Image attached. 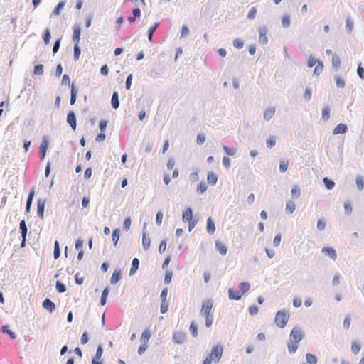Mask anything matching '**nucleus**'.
<instances>
[{"mask_svg": "<svg viewBox=\"0 0 364 364\" xmlns=\"http://www.w3.org/2000/svg\"><path fill=\"white\" fill-rule=\"evenodd\" d=\"M43 307L48 310L50 312H53L55 309V305L49 299H46L43 302Z\"/></svg>", "mask_w": 364, "mask_h": 364, "instance_id": "nucleus-14", "label": "nucleus"}, {"mask_svg": "<svg viewBox=\"0 0 364 364\" xmlns=\"http://www.w3.org/2000/svg\"><path fill=\"white\" fill-rule=\"evenodd\" d=\"M67 122L73 130L76 129V119L73 112H70L67 116Z\"/></svg>", "mask_w": 364, "mask_h": 364, "instance_id": "nucleus-11", "label": "nucleus"}, {"mask_svg": "<svg viewBox=\"0 0 364 364\" xmlns=\"http://www.w3.org/2000/svg\"><path fill=\"white\" fill-rule=\"evenodd\" d=\"M323 68V63L321 62H318L316 68H314V73L316 75H319Z\"/></svg>", "mask_w": 364, "mask_h": 364, "instance_id": "nucleus-55", "label": "nucleus"}, {"mask_svg": "<svg viewBox=\"0 0 364 364\" xmlns=\"http://www.w3.org/2000/svg\"><path fill=\"white\" fill-rule=\"evenodd\" d=\"M332 64L336 70H338L341 65V60L340 58L337 55H334L332 58Z\"/></svg>", "mask_w": 364, "mask_h": 364, "instance_id": "nucleus-37", "label": "nucleus"}, {"mask_svg": "<svg viewBox=\"0 0 364 364\" xmlns=\"http://www.w3.org/2000/svg\"><path fill=\"white\" fill-rule=\"evenodd\" d=\"M59 257H60L59 244H58V241H55V247H54V257H55V259H58Z\"/></svg>", "mask_w": 364, "mask_h": 364, "instance_id": "nucleus-56", "label": "nucleus"}, {"mask_svg": "<svg viewBox=\"0 0 364 364\" xmlns=\"http://www.w3.org/2000/svg\"><path fill=\"white\" fill-rule=\"evenodd\" d=\"M189 330L193 337L198 336V328L193 322L191 323Z\"/></svg>", "mask_w": 364, "mask_h": 364, "instance_id": "nucleus-43", "label": "nucleus"}, {"mask_svg": "<svg viewBox=\"0 0 364 364\" xmlns=\"http://www.w3.org/2000/svg\"><path fill=\"white\" fill-rule=\"evenodd\" d=\"M20 230H21V236L23 238L21 246L23 247L25 246L26 237V233H27V226H26L25 220H22L20 223Z\"/></svg>", "mask_w": 364, "mask_h": 364, "instance_id": "nucleus-8", "label": "nucleus"}, {"mask_svg": "<svg viewBox=\"0 0 364 364\" xmlns=\"http://www.w3.org/2000/svg\"><path fill=\"white\" fill-rule=\"evenodd\" d=\"M323 183L328 190L332 189L335 185L334 182L332 180L328 179V178H323Z\"/></svg>", "mask_w": 364, "mask_h": 364, "instance_id": "nucleus-40", "label": "nucleus"}, {"mask_svg": "<svg viewBox=\"0 0 364 364\" xmlns=\"http://www.w3.org/2000/svg\"><path fill=\"white\" fill-rule=\"evenodd\" d=\"M151 337V331L149 329H146L141 334V341L144 343H147Z\"/></svg>", "mask_w": 364, "mask_h": 364, "instance_id": "nucleus-25", "label": "nucleus"}, {"mask_svg": "<svg viewBox=\"0 0 364 364\" xmlns=\"http://www.w3.org/2000/svg\"><path fill=\"white\" fill-rule=\"evenodd\" d=\"M80 49L78 46V44H75L74 46V59L75 60H77L80 55Z\"/></svg>", "mask_w": 364, "mask_h": 364, "instance_id": "nucleus-47", "label": "nucleus"}, {"mask_svg": "<svg viewBox=\"0 0 364 364\" xmlns=\"http://www.w3.org/2000/svg\"><path fill=\"white\" fill-rule=\"evenodd\" d=\"M173 340L177 344H182L186 340V334L182 332H175L173 335Z\"/></svg>", "mask_w": 364, "mask_h": 364, "instance_id": "nucleus-7", "label": "nucleus"}, {"mask_svg": "<svg viewBox=\"0 0 364 364\" xmlns=\"http://www.w3.org/2000/svg\"><path fill=\"white\" fill-rule=\"evenodd\" d=\"M80 38V28L79 26H75L73 28V40L75 44H79Z\"/></svg>", "mask_w": 364, "mask_h": 364, "instance_id": "nucleus-17", "label": "nucleus"}, {"mask_svg": "<svg viewBox=\"0 0 364 364\" xmlns=\"http://www.w3.org/2000/svg\"><path fill=\"white\" fill-rule=\"evenodd\" d=\"M108 294H109V289L107 287H106L104 289V290L102 293V295H101V299H100L101 305L104 306L106 304L107 297L108 296Z\"/></svg>", "mask_w": 364, "mask_h": 364, "instance_id": "nucleus-33", "label": "nucleus"}, {"mask_svg": "<svg viewBox=\"0 0 364 364\" xmlns=\"http://www.w3.org/2000/svg\"><path fill=\"white\" fill-rule=\"evenodd\" d=\"M213 308V302L210 300H206L203 302L200 314L205 317L212 316L210 314Z\"/></svg>", "mask_w": 364, "mask_h": 364, "instance_id": "nucleus-4", "label": "nucleus"}, {"mask_svg": "<svg viewBox=\"0 0 364 364\" xmlns=\"http://www.w3.org/2000/svg\"><path fill=\"white\" fill-rule=\"evenodd\" d=\"M347 126L343 123L338 124L333 129V134H343L347 131Z\"/></svg>", "mask_w": 364, "mask_h": 364, "instance_id": "nucleus-15", "label": "nucleus"}, {"mask_svg": "<svg viewBox=\"0 0 364 364\" xmlns=\"http://www.w3.org/2000/svg\"><path fill=\"white\" fill-rule=\"evenodd\" d=\"M70 104L74 105L76 102L77 95V90L75 87L74 85L72 84L70 85Z\"/></svg>", "mask_w": 364, "mask_h": 364, "instance_id": "nucleus-20", "label": "nucleus"}, {"mask_svg": "<svg viewBox=\"0 0 364 364\" xmlns=\"http://www.w3.org/2000/svg\"><path fill=\"white\" fill-rule=\"evenodd\" d=\"M46 206V200H38V209L37 214L39 218L41 219L43 218V213Z\"/></svg>", "mask_w": 364, "mask_h": 364, "instance_id": "nucleus-10", "label": "nucleus"}, {"mask_svg": "<svg viewBox=\"0 0 364 364\" xmlns=\"http://www.w3.org/2000/svg\"><path fill=\"white\" fill-rule=\"evenodd\" d=\"M223 150L229 156H233V155H235V154L236 152L235 149L229 148V147H228L226 146H223Z\"/></svg>", "mask_w": 364, "mask_h": 364, "instance_id": "nucleus-59", "label": "nucleus"}, {"mask_svg": "<svg viewBox=\"0 0 364 364\" xmlns=\"http://www.w3.org/2000/svg\"><path fill=\"white\" fill-rule=\"evenodd\" d=\"M353 28V22L350 19H346V29L348 33H350Z\"/></svg>", "mask_w": 364, "mask_h": 364, "instance_id": "nucleus-52", "label": "nucleus"}, {"mask_svg": "<svg viewBox=\"0 0 364 364\" xmlns=\"http://www.w3.org/2000/svg\"><path fill=\"white\" fill-rule=\"evenodd\" d=\"M207 190V186L205 183L201 182L198 184L197 187V191L200 193H203Z\"/></svg>", "mask_w": 364, "mask_h": 364, "instance_id": "nucleus-51", "label": "nucleus"}, {"mask_svg": "<svg viewBox=\"0 0 364 364\" xmlns=\"http://www.w3.org/2000/svg\"><path fill=\"white\" fill-rule=\"evenodd\" d=\"M43 73V66L42 64H39L34 68V74L41 75Z\"/></svg>", "mask_w": 364, "mask_h": 364, "instance_id": "nucleus-46", "label": "nucleus"}, {"mask_svg": "<svg viewBox=\"0 0 364 364\" xmlns=\"http://www.w3.org/2000/svg\"><path fill=\"white\" fill-rule=\"evenodd\" d=\"M182 218L183 221H188L193 219V211L191 208H188L183 213Z\"/></svg>", "mask_w": 364, "mask_h": 364, "instance_id": "nucleus-18", "label": "nucleus"}, {"mask_svg": "<svg viewBox=\"0 0 364 364\" xmlns=\"http://www.w3.org/2000/svg\"><path fill=\"white\" fill-rule=\"evenodd\" d=\"M295 208H296V205H295V203L291 201V200H289L287 202V204H286V211L288 213H293L294 211L295 210Z\"/></svg>", "mask_w": 364, "mask_h": 364, "instance_id": "nucleus-27", "label": "nucleus"}, {"mask_svg": "<svg viewBox=\"0 0 364 364\" xmlns=\"http://www.w3.org/2000/svg\"><path fill=\"white\" fill-rule=\"evenodd\" d=\"M142 245L145 250H147L151 245V240L146 237L145 232L143 233Z\"/></svg>", "mask_w": 364, "mask_h": 364, "instance_id": "nucleus-26", "label": "nucleus"}, {"mask_svg": "<svg viewBox=\"0 0 364 364\" xmlns=\"http://www.w3.org/2000/svg\"><path fill=\"white\" fill-rule=\"evenodd\" d=\"M326 228V222L322 220H318L317 223V228L320 230H324Z\"/></svg>", "mask_w": 364, "mask_h": 364, "instance_id": "nucleus-64", "label": "nucleus"}, {"mask_svg": "<svg viewBox=\"0 0 364 364\" xmlns=\"http://www.w3.org/2000/svg\"><path fill=\"white\" fill-rule=\"evenodd\" d=\"M297 343L292 342L290 341V342L288 343V350L289 353H294L296 351L298 346L296 345Z\"/></svg>", "mask_w": 364, "mask_h": 364, "instance_id": "nucleus-39", "label": "nucleus"}, {"mask_svg": "<svg viewBox=\"0 0 364 364\" xmlns=\"http://www.w3.org/2000/svg\"><path fill=\"white\" fill-rule=\"evenodd\" d=\"M257 12V9L255 7H252L248 12L247 18L251 20L254 19L256 16Z\"/></svg>", "mask_w": 364, "mask_h": 364, "instance_id": "nucleus-44", "label": "nucleus"}, {"mask_svg": "<svg viewBox=\"0 0 364 364\" xmlns=\"http://www.w3.org/2000/svg\"><path fill=\"white\" fill-rule=\"evenodd\" d=\"M48 141L43 140V141L41 143V144L40 146L41 154V159H44V157L46 156V151L48 149Z\"/></svg>", "mask_w": 364, "mask_h": 364, "instance_id": "nucleus-24", "label": "nucleus"}, {"mask_svg": "<svg viewBox=\"0 0 364 364\" xmlns=\"http://www.w3.org/2000/svg\"><path fill=\"white\" fill-rule=\"evenodd\" d=\"M215 223L212 220V219L210 218H209L207 220V231L210 234H213V232H215Z\"/></svg>", "mask_w": 364, "mask_h": 364, "instance_id": "nucleus-23", "label": "nucleus"}, {"mask_svg": "<svg viewBox=\"0 0 364 364\" xmlns=\"http://www.w3.org/2000/svg\"><path fill=\"white\" fill-rule=\"evenodd\" d=\"M2 331H3L4 333H7L10 336V337H11L12 339H15V338H16V335H15V333H14L13 331H11V330H9V328H8V326H4L2 327Z\"/></svg>", "mask_w": 364, "mask_h": 364, "instance_id": "nucleus-50", "label": "nucleus"}, {"mask_svg": "<svg viewBox=\"0 0 364 364\" xmlns=\"http://www.w3.org/2000/svg\"><path fill=\"white\" fill-rule=\"evenodd\" d=\"M336 86L338 87L342 88L345 86V81L341 77H337L336 80Z\"/></svg>", "mask_w": 364, "mask_h": 364, "instance_id": "nucleus-63", "label": "nucleus"}, {"mask_svg": "<svg viewBox=\"0 0 364 364\" xmlns=\"http://www.w3.org/2000/svg\"><path fill=\"white\" fill-rule=\"evenodd\" d=\"M290 341L294 343L300 342L304 338V333L301 328L295 326L290 333Z\"/></svg>", "mask_w": 364, "mask_h": 364, "instance_id": "nucleus-3", "label": "nucleus"}, {"mask_svg": "<svg viewBox=\"0 0 364 364\" xmlns=\"http://www.w3.org/2000/svg\"><path fill=\"white\" fill-rule=\"evenodd\" d=\"M56 289L60 293L65 292L66 290L65 285L59 281L56 282Z\"/></svg>", "mask_w": 364, "mask_h": 364, "instance_id": "nucleus-54", "label": "nucleus"}, {"mask_svg": "<svg viewBox=\"0 0 364 364\" xmlns=\"http://www.w3.org/2000/svg\"><path fill=\"white\" fill-rule=\"evenodd\" d=\"M240 292L242 293V295L249 291L250 288V285L247 282H241L239 285Z\"/></svg>", "mask_w": 364, "mask_h": 364, "instance_id": "nucleus-31", "label": "nucleus"}, {"mask_svg": "<svg viewBox=\"0 0 364 364\" xmlns=\"http://www.w3.org/2000/svg\"><path fill=\"white\" fill-rule=\"evenodd\" d=\"M111 103L114 109H117L119 105V96L117 92H114L112 96Z\"/></svg>", "mask_w": 364, "mask_h": 364, "instance_id": "nucleus-21", "label": "nucleus"}, {"mask_svg": "<svg viewBox=\"0 0 364 364\" xmlns=\"http://www.w3.org/2000/svg\"><path fill=\"white\" fill-rule=\"evenodd\" d=\"M120 279H121L120 270H115L111 277L110 282L112 284H115L119 281Z\"/></svg>", "mask_w": 364, "mask_h": 364, "instance_id": "nucleus-19", "label": "nucleus"}, {"mask_svg": "<svg viewBox=\"0 0 364 364\" xmlns=\"http://www.w3.org/2000/svg\"><path fill=\"white\" fill-rule=\"evenodd\" d=\"M259 42L262 44H266L268 42V38L267 36V30L265 27H260L259 29Z\"/></svg>", "mask_w": 364, "mask_h": 364, "instance_id": "nucleus-9", "label": "nucleus"}, {"mask_svg": "<svg viewBox=\"0 0 364 364\" xmlns=\"http://www.w3.org/2000/svg\"><path fill=\"white\" fill-rule=\"evenodd\" d=\"M215 248L223 255H226L228 252L226 245L219 240L215 242Z\"/></svg>", "mask_w": 364, "mask_h": 364, "instance_id": "nucleus-12", "label": "nucleus"}, {"mask_svg": "<svg viewBox=\"0 0 364 364\" xmlns=\"http://www.w3.org/2000/svg\"><path fill=\"white\" fill-rule=\"evenodd\" d=\"M103 353V348L101 345H99L95 357L92 358V364H102L101 358Z\"/></svg>", "mask_w": 364, "mask_h": 364, "instance_id": "nucleus-6", "label": "nucleus"}, {"mask_svg": "<svg viewBox=\"0 0 364 364\" xmlns=\"http://www.w3.org/2000/svg\"><path fill=\"white\" fill-rule=\"evenodd\" d=\"M357 187L359 190H362L364 187V181L362 177L358 176L355 180Z\"/></svg>", "mask_w": 364, "mask_h": 364, "instance_id": "nucleus-48", "label": "nucleus"}, {"mask_svg": "<svg viewBox=\"0 0 364 364\" xmlns=\"http://www.w3.org/2000/svg\"><path fill=\"white\" fill-rule=\"evenodd\" d=\"M306 362L309 364H316L317 358L314 355L307 353L306 355Z\"/></svg>", "mask_w": 364, "mask_h": 364, "instance_id": "nucleus-34", "label": "nucleus"}, {"mask_svg": "<svg viewBox=\"0 0 364 364\" xmlns=\"http://www.w3.org/2000/svg\"><path fill=\"white\" fill-rule=\"evenodd\" d=\"M131 218L129 217H127L124 219V229L126 230H128L129 228H130V226H131Z\"/></svg>", "mask_w": 364, "mask_h": 364, "instance_id": "nucleus-58", "label": "nucleus"}, {"mask_svg": "<svg viewBox=\"0 0 364 364\" xmlns=\"http://www.w3.org/2000/svg\"><path fill=\"white\" fill-rule=\"evenodd\" d=\"M34 193H35L34 189H32L28 195V197L27 199V203H26V211L27 212H28L30 210L31 205L32 203V200H33V198L34 196Z\"/></svg>", "mask_w": 364, "mask_h": 364, "instance_id": "nucleus-32", "label": "nucleus"}, {"mask_svg": "<svg viewBox=\"0 0 364 364\" xmlns=\"http://www.w3.org/2000/svg\"><path fill=\"white\" fill-rule=\"evenodd\" d=\"M168 304L166 301H161L160 310L162 314H165L168 311Z\"/></svg>", "mask_w": 364, "mask_h": 364, "instance_id": "nucleus-53", "label": "nucleus"}, {"mask_svg": "<svg viewBox=\"0 0 364 364\" xmlns=\"http://www.w3.org/2000/svg\"><path fill=\"white\" fill-rule=\"evenodd\" d=\"M159 26V23H155L154 26H152L149 29V33H148V37H149V40L150 41H152V36H153V34L155 32L156 29Z\"/></svg>", "mask_w": 364, "mask_h": 364, "instance_id": "nucleus-42", "label": "nucleus"}, {"mask_svg": "<svg viewBox=\"0 0 364 364\" xmlns=\"http://www.w3.org/2000/svg\"><path fill=\"white\" fill-rule=\"evenodd\" d=\"M228 294L229 298L232 300H239L242 296V293L232 289H229Z\"/></svg>", "mask_w": 364, "mask_h": 364, "instance_id": "nucleus-13", "label": "nucleus"}, {"mask_svg": "<svg viewBox=\"0 0 364 364\" xmlns=\"http://www.w3.org/2000/svg\"><path fill=\"white\" fill-rule=\"evenodd\" d=\"M291 193L293 198H297L300 196V189L297 186H294L292 188Z\"/></svg>", "mask_w": 364, "mask_h": 364, "instance_id": "nucleus-41", "label": "nucleus"}, {"mask_svg": "<svg viewBox=\"0 0 364 364\" xmlns=\"http://www.w3.org/2000/svg\"><path fill=\"white\" fill-rule=\"evenodd\" d=\"M351 323V318L349 315L346 316L343 320V327L345 329H348Z\"/></svg>", "mask_w": 364, "mask_h": 364, "instance_id": "nucleus-45", "label": "nucleus"}, {"mask_svg": "<svg viewBox=\"0 0 364 364\" xmlns=\"http://www.w3.org/2000/svg\"><path fill=\"white\" fill-rule=\"evenodd\" d=\"M276 144V141H275V139L274 137H270L267 140V146L268 148H272Z\"/></svg>", "mask_w": 364, "mask_h": 364, "instance_id": "nucleus-61", "label": "nucleus"}, {"mask_svg": "<svg viewBox=\"0 0 364 364\" xmlns=\"http://www.w3.org/2000/svg\"><path fill=\"white\" fill-rule=\"evenodd\" d=\"M275 113V108L272 107L267 108L264 112V118L265 120L269 121L271 119Z\"/></svg>", "mask_w": 364, "mask_h": 364, "instance_id": "nucleus-16", "label": "nucleus"}, {"mask_svg": "<svg viewBox=\"0 0 364 364\" xmlns=\"http://www.w3.org/2000/svg\"><path fill=\"white\" fill-rule=\"evenodd\" d=\"M223 348L220 345H216L213 347L211 352L208 353L203 360V364L218 363L223 355Z\"/></svg>", "mask_w": 364, "mask_h": 364, "instance_id": "nucleus-1", "label": "nucleus"}, {"mask_svg": "<svg viewBox=\"0 0 364 364\" xmlns=\"http://www.w3.org/2000/svg\"><path fill=\"white\" fill-rule=\"evenodd\" d=\"M50 33L48 28H46L43 35V40L45 44L48 45L50 43Z\"/></svg>", "mask_w": 364, "mask_h": 364, "instance_id": "nucleus-49", "label": "nucleus"}, {"mask_svg": "<svg viewBox=\"0 0 364 364\" xmlns=\"http://www.w3.org/2000/svg\"><path fill=\"white\" fill-rule=\"evenodd\" d=\"M291 21L290 16L287 14H285L282 16V25L284 28H288L290 26Z\"/></svg>", "mask_w": 364, "mask_h": 364, "instance_id": "nucleus-30", "label": "nucleus"}, {"mask_svg": "<svg viewBox=\"0 0 364 364\" xmlns=\"http://www.w3.org/2000/svg\"><path fill=\"white\" fill-rule=\"evenodd\" d=\"M322 118L324 121H327L330 118V108L325 107L322 110Z\"/></svg>", "mask_w": 364, "mask_h": 364, "instance_id": "nucleus-36", "label": "nucleus"}, {"mask_svg": "<svg viewBox=\"0 0 364 364\" xmlns=\"http://www.w3.org/2000/svg\"><path fill=\"white\" fill-rule=\"evenodd\" d=\"M112 237V241L114 242V245L116 246L118 242V240L119 239V229H115L113 230Z\"/></svg>", "mask_w": 364, "mask_h": 364, "instance_id": "nucleus-35", "label": "nucleus"}, {"mask_svg": "<svg viewBox=\"0 0 364 364\" xmlns=\"http://www.w3.org/2000/svg\"><path fill=\"white\" fill-rule=\"evenodd\" d=\"M233 46L236 48H242L243 47V41L240 39H235L233 42Z\"/></svg>", "mask_w": 364, "mask_h": 364, "instance_id": "nucleus-60", "label": "nucleus"}, {"mask_svg": "<svg viewBox=\"0 0 364 364\" xmlns=\"http://www.w3.org/2000/svg\"><path fill=\"white\" fill-rule=\"evenodd\" d=\"M318 62H320V61L317 60L314 58L310 56L308 59L307 64L309 68H311V67L314 66L315 65H316L318 63Z\"/></svg>", "mask_w": 364, "mask_h": 364, "instance_id": "nucleus-57", "label": "nucleus"}, {"mask_svg": "<svg viewBox=\"0 0 364 364\" xmlns=\"http://www.w3.org/2000/svg\"><path fill=\"white\" fill-rule=\"evenodd\" d=\"M289 315L283 311H279L277 313L275 316V323L280 328H284L289 320Z\"/></svg>", "mask_w": 364, "mask_h": 364, "instance_id": "nucleus-2", "label": "nucleus"}, {"mask_svg": "<svg viewBox=\"0 0 364 364\" xmlns=\"http://www.w3.org/2000/svg\"><path fill=\"white\" fill-rule=\"evenodd\" d=\"M321 252L324 254L326 256H328L333 260H336L337 258V254L336 250L333 247H325L321 250Z\"/></svg>", "mask_w": 364, "mask_h": 364, "instance_id": "nucleus-5", "label": "nucleus"}, {"mask_svg": "<svg viewBox=\"0 0 364 364\" xmlns=\"http://www.w3.org/2000/svg\"><path fill=\"white\" fill-rule=\"evenodd\" d=\"M139 261L137 258H134L132 262V268L130 269V274H134L139 268Z\"/></svg>", "mask_w": 364, "mask_h": 364, "instance_id": "nucleus-28", "label": "nucleus"}, {"mask_svg": "<svg viewBox=\"0 0 364 364\" xmlns=\"http://www.w3.org/2000/svg\"><path fill=\"white\" fill-rule=\"evenodd\" d=\"M288 166H289V161L288 160H282L280 161V164H279V170L281 172L284 173L285 172L287 168H288Z\"/></svg>", "mask_w": 364, "mask_h": 364, "instance_id": "nucleus-38", "label": "nucleus"}, {"mask_svg": "<svg viewBox=\"0 0 364 364\" xmlns=\"http://www.w3.org/2000/svg\"><path fill=\"white\" fill-rule=\"evenodd\" d=\"M207 180L209 184L213 186L217 183L218 177L214 173L210 172L208 173Z\"/></svg>", "mask_w": 364, "mask_h": 364, "instance_id": "nucleus-22", "label": "nucleus"}, {"mask_svg": "<svg viewBox=\"0 0 364 364\" xmlns=\"http://www.w3.org/2000/svg\"><path fill=\"white\" fill-rule=\"evenodd\" d=\"M360 345L357 341H353L351 344V351L353 354H358L360 350Z\"/></svg>", "mask_w": 364, "mask_h": 364, "instance_id": "nucleus-29", "label": "nucleus"}, {"mask_svg": "<svg viewBox=\"0 0 364 364\" xmlns=\"http://www.w3.org/2000/svg\"><path fill=\"white\" fill-rule=\"evenodd\" d=\"M166 249V241L165 240H162L159 245V251L160 253H163L165 252Z\"/></svg>", "mask_w": 364, "mask_h": 364, "instance_id": "nucleus-62", "label": "nucleus"}]
</instances>
